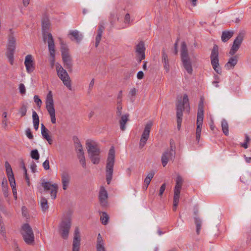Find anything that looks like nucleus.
<instances>
[{
    "instance_id": "1",
    "label": "nucleus",
    "mask_w": 251,
    "mask_h": 251,
    "mask_svg": "<svg viewBox=\"0 0 251 251\" xmlns=\"http://www.w3.org/2000/svg\"><path fill=\"white\" fill-rule=\"evenodd\" d=\"M115 151L114 148L112 146L108 152L106 164V179L108 184H109L112 178L113 168L115 163Z\"/></svg>"
},
{
    "instance_id": "2",
    "label": "nucleus",
    "mask_w": 251,
    "mask_h": 251,
    "mask_svg": "<svg viewBox=\"0 0 251 251\" xmlns=\"http://www.w3.org/2000/svg\"><path fill=\"white\" fill-rule=\"evenodd\" d=\"M187 105H188V106H189V99L187 95L184 94L183 97V100H178L176 104L177 128L178 130H179L181 128L183 112L185 109V105H186V108Z\"/></svg>"
},
{
    "instance_id": "3",
    "label": "nucleus",
    "mask_w": 251,
    "mask_h": 251,
    "mask_svg": "<svg viewBox=\"0 0 251 251\" xmlns=\"http://www.w3.org/2000/svg\"><path fill=\"white\" fill-rule=\"evenodd\" d=\"M71 226V215L70 213H68L62 218L58 226L59 233L62 238L64 239L68 238Z\"/></svg>"
},
{
    "instance_id": "4",
    "label": "nucleus",
    "mask_w": 251,
    "mask_h": 251,
    "mask_svg": "<svg viewBox=\"0 0 251 251\" xmlns=\"http://www.w3.org/2000/svg\"><path fill=\"white\" fill-rule=\"evenodd\" d=\"M88 153L92 162L94 164H98L100 162V149L98 145L95 142H87L86 143Z\"/></svg>"
},
{
    "instance_id": "5",
    "label": "nucleus",
    "mask_w": 251,
    "mask_h": 251,
    "mask_svg": "<svg viewBox=\"0 0 251 251\" xmlns=\"http://www.w3.org/2000/svg\"><path fill=\"white\" fill-rule=\"evenodd\" d=\"M8 36V45L7 47L6 56L11 65L13 64L14 53L16 48V39L14 36V31L12 29L9 30Z\"/></svg>"
},
{
    "instance_id": "6",
    "label": "nucleus",
    "mask_w": 251,
    "mask_h": 251,
    "mask_svg": "<svg viewBox=\"0 0 251 251\" xmlns=\"http://www.w3.org/2000/svg\"><path fill=\"white\" fill-rule=\"evenodd\" d=\"M180 52L183 65L187 73L191 75L192 74L193 69L192 63L189 57L187 45L185 42L181 43Z\"/></svg>"
},
{
    "instance_id": "7",
    "label": "nucleus",
    "mask_w": 251,
    "mask_h": 251,
    "mask_svg": "<svg viewBox=\"0 0 251 251\" xmlns=\"http://www.w3.org/2000/svg\"><path fill=\"white\" fill-rule=\"evenodd\" d=\"M21 233L26 244L32 245L34 244V235L31 227L28 224H25L22 226Z\"/></svg>"
},
{
    "instance_id": "8",
    "label": "nucleus",
    "mask_w": 251,
    "mask_h": 251,
    "mask_svg": "<svg viewBox=\"0 0 251 251\" xmlns=\"http://www.w3.org/2000/svg\"><path fill=\"white\" fill-rule=\"evenodd\" d=\"M61 52L62 61L64 64L65 67L69 72L72 71L73 60L69 53V49L65 44H61Z\"/></svg>"
},
{
    "instance_id": "9",
    "label": "nucleus",
    "mask_w": 251,
    "mask_h": 251,
    "mask_svg": "<svg viewBox=\"0 0 251 251\" xmlns=\"http://www.w3.org/2000/svg\"><path fill=\"white\" fill-rule=\"evenodd\" d=\"M169 150H166L162 155L161 162L163 167H165L170 160H173L176 155V147L173 140L170 141Z\"/></svg>"
},
{
    "instance_id": "10",
    "label": "nucleus",
    "mask_w": 251,
    "mask_h": 251,
    "mask_svg": "<svg viewBox=\"0 0 251 251\" xmlns=\"http://www.w3.org/2000/svg\"><path fill=\"white\" fill-rule=\"evenodd\" d=\"M46 108L50 116L52 124L56 123L55 112L54 107L52 94L51 91H49L47 95L46 100Z\"/></svg>"
},
{
    "instance_id": "11",
    "label": "nucleus",
    "mask_w": 251,
    "mask_h": 251,
    "mask_svg": "<svg viewBox=\"0 0 251 251\" xmlns=\"http://www.w3.org/2000/svg\"><path fill=\"white\" fill-rule=\"evenodd\" d=\"M211 65L214 71L218 74L222 73V71L219 63V48L217 45H214L210 54Z\"/></svg>"
},
{
    "instance_id": "12",
    "label": "nucleus",
    "mask_w": 251,
    "mask_h": 251,
    "mask_svg": "<svg viewBox=\"0 0 251 251\" xmlns=\"http://www.w3.org/2000/svg\"><path fill=\"white\" fill-rule=\"evenodd\" d=\"M56 72L59 78L69 90H72L71 80L67 71L60 65H56Z\"/></svg>"
},
{
    "instance_id": "13",
    "label": "nucleus",
    "mask_w": 251,
    "mask_h": 251,
    "mask_svg": "<svg viewBox=\"0 0 251 251\" xmlns=\"http://www.w3.org/2000/svg\"><path fill=\"white\" fill-rule=\"evenodd\" d=\"M152 124V122L151 121H149L146 125L140 140L139 148L140 149H142L146 145L149 138L150 131Z\"/></svg>"
},
{
    "instance_id": "14",
    "label": "nucleus",
    "mask_w": 251,
    "mask_h": 251,
    "mask_svg": "<svg viewBox=\"0 0 251 251\" xmlns=\"http://www.w3.org/2000/svg\"><path fill=\"white\" fill-rule=\"evenodd\" d=\"M41 185L46 192L50 191V194L52 199L54 200L56 198L58 191V185L57 184H51L49 182H42Z\"/></svg>"
},
{
    "instance_id": "15",
    "label": "nucleus",
    "mask_w": 251,
    "mask_h": 251,
    "mask_svg": "<svg viewBox=\"0 0 251 251\" xmlns=\"http://www.w3.org/2000/svg\"><path fill=\"white\" fill-rule=\"evenodd\" d=\"M244 34L243 33H239L234 40L232 46L229 50V54L234 55L239 50L244 39Z\"/></svg>"
},
{
    "instance_id": "16",
    "label": "nucleus",
    "mask_w": 251,
    "mask_h": 251,
    "mask_svg": "<svg viewBox=\"0 0 251 251\" xmlns=\"http://www.w3.org/2000/svg\"><path fill=\"white\" fill-rule=\"evenodd\" d=\"M48 37V48L50 52V56L52 59V61L54 62L55 59V45L54 42V40L53 39L52 36L50 33H49L47 34Z\"/></svg>"
},
{
    "instance_id": "17",
    "label": "nucleus",
    "mask_w": 251,
    "mask_h": 251,
    "mask_svg": "<svg viewBox=\"0 0 251 251\" xmlns=\"http://www.w3.org/2000/svg\"><path fill=\"white\" fill-rule=\"evenodd\" d=\"M108 194L103 186H101L99 195V199L100 205L105 207L107 205Z\"/></svg>"
},
{
    "instance_id": "18",
    "label": "nucleus",
    "mask_w": 251,
    "mask_h": 251,
    "mask_svg": "<svg viewBox=\"0 0 251 251\" xmlns=\"http://www.w3.org/2000/svg\"><path fill=\"white\" fill-rule=\"evenodd\" d=\"M80 243V233L78 227H76L74 232L73 244V251H79Z\"/></svg>"
},
{
    "instance_id": "19",
    "label": "nucleus",
    "mask_w": 251,
    "mask_h": 251,
    "mask_svg": "<svg viewBox=\"0 0 251 251\" xmlns=\"http://www.w3.org/2000/svg\"><path fill=\"white\" fill-rule=\"evenodd\" d=\"M60 176L61 178L63 189L65 190L67 189L69 184L70 181L71 180V176L69 173V172L66 170L62 171Z\"/></svg>"
},
{
    "instance_id": "20",
    "label": "nucleus",
    "mask_w": 251,
    "mask_h": 251,
    "mask_svg": "<svg viewBox=\"0 0 251 251\" xmlns=\"http://www.w3.org/2000/svg\"><path fill=\"white\" fill-rule=\"evenodd\" d=\"M25 65L28 73H31L34 71L35 68L31 55L28 54L25 56Z\"/></svg>"
},
{
    "instance_id": "21",
    "label": "nucleus",
    "mask_w": 251,
    "mask_h": 251,
    "mask_svg": "<svg viewBox=\"0 0 251 251\" xmlns=\"http://www.w3.org/2000/svg\"><path fill=\"white\" fill-rule=\"evenodd\" d=\"M199 213V209L197 207L194 208V222L196 226V232L197 234H200V230L201 227L202 221L200 218L198 216Z\"/></svg>"
},
{
    "instance_id": "22",
    "label": "nucleus",
    "mask_w": 251,
    "mask_h": 251,
    "mask_svg": "<svg viewBox=\"0 0 251 251\" xmlns=\"http://www.w3.org/2000/svg\"><path fill=\"white\" fill-rule=\"evenodd\" d=\"M203 118L198 117L197 120V128L196 132V139L197 141L199 143L201 138V127L203 124Z\"/></svg>"
},
{
    "instance_id": "23",
    "label": "nucleus",
    "mask_w": 251,
    "mask_h": 251,
    "mask_svg": "<svg viewBox=\"0 0 251 251\" xmlns=\"http://www.w3.org/2000/svg\"><path fill=\"white\" fill-rule=\"evenodd\" d=\"M161 61L166 72L169 73L170 71L169 61L164 49H163L162 51Z\"/></svg>"
},
{
    "instance_id": "24",
    "label": "nucleus",
    "mask_w": 251,
    "mask_h": 251,
    "mask_svg": "<svg viewBox=\"0 0 251 251\" xmlns=\"http://www.w3.org/2000/svg\"><path fill=\"white\" fill-rule=\"evenodd\" d=\"M69 36L70 39L73 41L75 40L77 43H79L83 38V35L80 33L77 30H71L69 32Z\"/></svg>"
},
{
    "instance_id": "25",
    "label": "nucleus",
    "mask_w": 251,
    "mask_h": 251,
    "mask_svg": "<svg viewBox=\"0 0 251 251\" xmlns=\"http://www.w3.org/2000/svg\"><path fill=\"white\" fill-rule=\"evenodd\" d=\"M238 56L234 55L229 58L228 62L225 64V68L226 70L233 69L238 62Z\"/></svg>"
},
{
    "instance_id": "26",
    "label": "nucleus",
    "mask_w": 251,
    "mask_h": 251,
    "mask_svg": "<svg viewBox=\"0 0 251 251\" xmlns=\"http://www.w3.org/2000/svg\"><path fill=\"white\" fill-rule=\"evenodd\" d=\"M145 47L143 41H141L136 46V51L138 56H141V59L145 58Z\"/></svg>"
},
{
    "instance_id": "27",
    "label": "nucleus",
    "mask_w": 251,
    "mask_h": 251,
    "mask_svg": "<svg viewBox=\"0 0 251 251\" xmlns=\"http://www.w3.org/2000/svg\"><path fill=\"white\" fill-rule=\"evenodd\" d=\"M49 131L45 126L43 124H41V134L43 137L46 139L49 144L51 145L52 144V140L49 134Z\"/></svg>"
},
{
    "instance_id": "28",
    "label": "nucleus",
    "mask_w": 251,
    "mask_h": 251,
    "mask_svg": "<svg viewBox=\"0 0 251 251\" xmlns=\"http://www.w3.org/2000/svg\"><path fill=\"white\" fill-rule=\"evenodd\" d=\"M5 166L6 168V175L7 176L9 182L15 181V180L14 177V175L12 170V168L8 161L5 162Z\"/></svg>"
},
{
    "instance_id": "29",
    "label": "nucleus",
    "mask_w": 251,
    "mask_h": 251,
    "mask_svg": "<svg viewBox=\"0 0 251 251\" xmlns=\"http://www.w3.org/2000/svg\"><path fill=\"white\" fill-rule=\"evenodd\" d=\"M97 251H106L104 247V243L100 233L98 234L96 245Z\"/></svg>"
},
{
    "instance_id": "30",
    "label": "nucleus",
    "mask_w": 251,
    "mask_h": 251,
    "mask_svg": "<svg viewBox=\"0 0 251 251\" xmlns=\"http://www.w3.org/2000/svg\"><path fill=\"white\" fill-rule=\"evenodd\" d=\"M204 98L201 97L200 100L198 105V109L197 113L198 117L203 118L204 114Z\"/></svg>"
},
{
    "instance_id": "31",
    "label": "nucleus",
    "mask_w": 251,
    "mask_h": 251,
    "mask_svg": "<svg viewBox=\"0 0 251 251\" xmlns=\"http://www.w3.org/2000/svg\"><path fill=\"white\" fill-rule=\"evenodd\" d=\"M233 31L226 30L222 32L221 39L223 42L228 41L233 35Z\"/></svg>"
},
{
    "instance_id": "32",
    "label": "nucleus",
    "mask_w": 251,
    "mask_h": 251,
    "mask_svg": "<svg viewBox=\"0 0 251 251\" xmlns=\"http://www.w3.org/2000/svg\"><path fill=\"white\" fill-rule=\"evenodd\" d=\"M121 116V119L119 121L120 129L122 131H124L126 128V124L128 121L129 115L126 114Z\"/></svg>"
},
{
    "instance_id": "33",
    "label": "nucleus",
    "mask_w": 251,
    "mask_h": 251,
    "mask_svg": "<svg viewBox=\"0 0 251 251\" xmlns=\"http://www.w3.org/2000/svg\"><path fill=\"white\" fill-rule=\"evenodd\" d=\"M75 150L77 152H82L83 151V148L79 139L76 137H74L73 138Z\"/></svg>"
},
{
    "instance_id": "34",
    "label": "nucleus",
    "mask_w": 251,
    "mask_h": 251,
    "mask_svg": "<svg viewBox=\"0 0 251 251\" xmlns=\"http://www.w3.org/2000/svg\"><path fill=\"white\" fill-rule=\"evenodd\" d=\"M40 204L43 212H46L49 209L48 201L46 198L42 197L40 200Z\"/></svg>"
},
{
    "instance_id": "35",
    "label": "nucleus",
    "mask_w": 251,
    "mask_h": 251,
    "mask_svg": "<svg viewBox=\"0 0 251 251\" xmlns=\"http://www.w3.org/2000/svg\"><path fill=\"white\" fill-rule=\"evenodd\" d=\"M49 28V22L48 20L43 19L42 20V30H43V39L44 41H45L47 39V37L45 33V30H47Z\"/></svg>"
},
{
    "instance_id": "36",
    "label": "nucleus",
    "mask_w": 251,
    "mask_h": 251,
    "mask_svg": "<svg viewBox=\"0 0 251 251\" xmlns=\"http://www.w3.org/2000/svg\"><path fill=\"white\" fill-rule=\"evenodd\" d=\"M222 128L224 134L226 136L228 135V125L227 121L225 119L222 121Z\"/></svg>"
},
{
    "instance_id": "37",
    "label": "nucleus",
    "mask_w": 251,
    "mask_h": 251,
    "mask_svg": "<svg viewBox=\"0 0 251 251\" xmlns=\"http://www.w3.org/2000/svg\"><path fill=\"white\" fill-rule=\"evenodd\" d=\"M154 175V172L152 171L151 172L146 176L144 180V183L146 184V188H148L151 181V180L152 178H153V176Z\"/></svg>"
},
{
    "instance_id": "38",
    "label": "nucleus",
    "mask_w": 251,
    "mask_h": 251,
    "mask_svg": "<svg viewBox=\"0 0 251 251\" xmlns=\"http://www.w3.org/2000/svg\"><path fill=\"white\" fill-rule=\"evenodd\" d=\"M2 191L3 193L4 196L5 197H7L8 196V187L7 180L6 179H3L2 181Z\"/></svg>"
},
{
    "instance_id": "39",
    "label": "nucleus",
    "mask_w": 251,
    "mask_h": 251,
    "mask_svg": "<svg viewBox=\"0 0 251 251\" xmlns=\"http://www.w3.org/2000/svg\"><path fill=\"white\" fill-rule=\"evenodd\" d=\"M109 219V217L108 214L105 212H102V215L100 217V221L101 222V223L104 225H107Z\"/></svg>"
},
{
    "instance_id": "40",
    "label": "nucleus",
    "mask_w": 251,
    "mask_h": 251,
    "mask_svg": "<svg viewBox=\"0 0 251 251\" xmlns=\"http://www.w3.org/2000/svg\"><path fill=\"white\" fill-rule=\"evenodd\" d=\"M181 189V188L175 187L173 200L179 201Z\"/></svg>"
},
{
    "instance_id": "41",
    "label": "nucleus",
    "mask_w": 251,
    "mask_h": 251,
    "mask_svg": "<svg viewBox=\"0 0 251 251\" xmlns=\"http://www.w3.org/2000/svg\"><path fill=\"white\" fill-rule=\"evenodd\" d=\"M183 182V179L182 177L178 175L177 176L176 180V185L175 187L178 188H181L182 187V185Z\"/></svg>"
},
{
    "instance_id": "42",
    "label": "nucleus",
    "mask_w": 251,
    "mask_h": 251,
    "mask_svg": "<svg viewBox=\"0 0 251 251\" xmlns=\"http://www.w3.org/2000/svg\"><path fill=\"white\" fill-rule=\"evenodd\" d=\"M118 19L119 18L117 17L116 15L114 13H110L109 20L112 26H114L116 20H118Z\"/></svg>"
},
{
    "instance_id": "43",
    "label": "nucleus",
    "mask_w": 251,
    "mask_h": 251,
    "mask_svg": "<svg viewBox=\"0 0 251 251\" xmlns=\"http://www.w3.org/2000/svg\"><path fill=\"white\" fill-rule=\"evenodd\" d=\"M31 157L35 160H38L40 157V155L37 150L35 149L32 150L30 152Z\"/></svg>"
},
{
    "instance_id": "44",
    "label": "nucleus",
    "mask_w": 251,
    "mask_h": 251,
    "mask_svg": "<svg viewBox=\"0 0 251 251\" xmlns=\"http://www.w3.org/2000/svg\"><path fill=\"white\" fill-rule=\"evenodd\" d=\"M9 183H10V186H11L12 190V192H13V196H14V199L15 200H16L17 199V191H16V189L15 181L10 182Z\"/></svg>"
},
{
    "instance_id": "45",
    "label": "nucleus",
    "mask_w": 251,
    "mask_h": 251,
    "mask_svg": "<svg viewBox=\"0 0 251 251\" xmlns=\"http://www.w3.org/2000/svg\"><path fill=\"white\" fill-rule=\"evenodd\" d=\"M27 106L25 104H23L22 106L19 109V112L21 114V116H25L26 114Z\"/></svg>"
},
{
    "instance_id": "46",
    "label": "nucleus",
    "mask_w": 251,
    "mask_h": 251,
    "mask_svg": "<svg viewBox=\"0 0 251 251\" xmlns=\"http://www.w3.org/2000/svg\"><path fill=\"white\" fill-rule=\"evenodd\" d=\"M34 102L37 104V106L40 108L42 103L41 100L39 98V96L35 95L34 96Z\"/></svg>"
},
{
    "instance_id": "47",
    "label": "nucleus",
    "mask_w": 251,
    "mask_h": 251,
    "mask_svg": "<svg viewBox=\"0 0 251 251\" xmlns=\"http://www.w3.org/2000/svg\"><path fill=\"white\" fill-rule=\"evenodd\" d=\"M32 119L33 123L40 122L39 117L36 111H33L32 112Z\"/></svg>"
},
{
    "instance_id": "48",
    "label": "nucleus",
    "mask_w": 251,
    "mask_h": 251,
    "mask_svg": "<svg viewBox=\"0 0 251 251\" xmlns=\"http://www.w3.org/2000/svg\"><path fill=\"white\" fill-rule=\"evenodd\" d=\"M133 75V72L132 71H127L124 73V79H128Z\"/></svg>"
},
{
    "instance_id": "49",
    "label": "nucleus",
    "mask_w": 251,
    "mask_h": 251,
    "mask_svg": "<svg viewBox=\"0 0 251 251\" xmlns=\"http://www.w3.org/2000/svg\"><path fill=\"white\" fill-rule=\"evenodd\" d=\"M101 36H102V34H99V33L97 34V35L96 37V42H95V47L96 48L98 47V46L100 44V42L101 40Z\"/></svg>"
},
{
    "instance_id": "50",
    "label": "nucleus",
    "mask_w": 251,
    "mask_h": 251,
    "mask_svg": "<svg viewBox=\"0 0 251 251\" xmlns=\"http://www.w3.org/2000/svg\"><path fill=\"white\" fill-rule=\"evenodd\" d=\"M166 189V183H164L160 187L159 191V196L161 197Z\"/></svg>"
},
{
    "instance_id": "51",
    "label": "nucleus",
    "mask_w": 251,
    "mask_h": 251,
    "mask_svg": "<svg viewBox=\"0 0 251 251\" xmlns=\"http://www.w3.org/2000/svg\"><path fill=\"white\" fill-rule=\"evenodd\" d=\"M25 133L26 136L29 139H33V136L32 134V132L31 131V130L30 128H27L25 131Z\"/></svg>"
},
{
    "instance_id": "52",
    "label": "nucleus",
    "mask_w": 251,
    "mask_h": 251,
    "mask_svg": "<svg viewBox=\"0 0 251 251\" xmlns=\"http://www.w3.org/2000/svg\"><path fill=\"white\" fill-rule=\"evenodd\" d=\"M122 105H117L116 107V114L117 116H121L122 115Z\"/></svg>"
},
{
    "instance_id": "53",
    "label": "nucleus",
    "mask_w": 251,
    "mask_h": 251,
    "mask_svg": "<svg viewBox=\"0 0 251 251\" xmlns=\"http://www.w3.org/2000/svg\"><path fill=\"white\" fill-rule=\"evenodd\" d=\"M43 166L45 170L50 169V162L49 160H46L43 163Z\"/></svg>"
},
{
    "instance_id": "54",
    "label": "nucleus",
    "mask_w": 251,
    "mask_h": 251,
    "mask_svg": "<svg viewBox=\"0 0 251 251\" xmlns=\"http://www.w3.org/2000/svg\"><path fill=\"white\" fill-rule=\"evenodd\" d=\"M20 92L22 94H25V85L23 83H21L19 85Z\"/></svg>"
},
{
    "instance_id": "55",
    "label": "nucleus",
    "mask_w": 251,
    "mask_h": 251,
    "mask_svg": "<svg viewBox=\"0 0 251 251\" xmlns=\"http://www.w3.org/2000/svg\"><path fill=\"white\" fill-rule=\"evenodd\" d=\"M0 232L4 238L6 237V232L5 228L3 225H1V226H0Z\"/></svg>"
},
{
    "instance_id": "56",
    "label": "nucleus",
    "mask_w": 251,
    "mask_h": 251,
    "mask_svg": "<svg viewBox=\"0 0 251 251\" xmlns=\"http://www.w3.org/2000/svg\"><path fill=\"white\" fill-rule=\"evenodd\" d=\"M179 202V201L173 200V210L176 211Z\"/></svg>"
},
{
    "instance_id": "57",
    "label": "nucleus",
    "mask_w": 251,
    "mask_h": 251,
    "mask_svg": "<svg viewBox=\"0 0 251 251\" xmlns=\"http://www.w3.org/2000/svg\"><path fill=\"white\" fill-rule=\"evenodd\" d=\"M36 164L32 161L30 164V169L33 173H35L36 171Z\"/></svg>"
},
{
    "instance_id": "58",
    "label": "nucleus",
    "mask_w": 251,
    "mask_h": 251,
    "mask_svg": "<svg viewBox=\"0 0 251 251\" xmlns=\"http://www.w3.org/2000/svg\"><path fill=\"white\" fill-rule=\"evenodd\" d=\"M104 30V27L102 25H100L98 30V33L102 34L103 31Z\"/></svg>"
},
{
    "instance_id": "59",
    "label": "nucleus",
    "mask_w": 251,
    "mask_h": 251,
    "mask_svg": "<svg viewBox=\"0 0 251 251\" xmlns=\"http://www.w3.org/2000/svg\"><path fill=\"white\" fill-rule=\"evenodd\" d=\"M144 73L143 72V71H140L138 72L137 75V77L139 79H141L144 77Z\"/></svg>"
},
{
    "instance_id": "60",
    "label": "nucleus",
    "mask_w": 251,
    "mask_h": 251,
    "mask_svg": "<svg viewBox=\"0 0 251 251\" xmlns=\"http://www.w3.org/2000/svg\"><path fill=\"white\" fill-rule=\"evenodd\" d=\"M77 157L79 159H82V158H85L84 156V151L82 152H77Z\"/></svg>"
},
{
    "instance_id": "61",
    "label": "nucleus",
    "mask_w": 251,
    "mask_h": 251,
    "mask_svg": "<svg viewBox=\"0 0 251 251\" xmlns=\"http://www.w3.org/2000/svg\"><path fill=\"white\" fill-rule=\"evenodd\" d=\"M178 41H179V38H178L174 45V48H175L174 53L175 54H177V44H178Z\"/></svg>"
},
{
    "instance_id": "62",
    "label": "nucleus",
    "mask_w": 251,
    "mask_h": 251,
    "mask_svg": "<svg viewBox=\"0 0 251 251\" xmlns=\"http://www.w3.org/2000/svg\"><path fill=\"white\" fill-rule=\"evenodd\" d=\"M130 15L128 13H127L125 17V22L129 23L130 22Z\"/></svg>"
},
{
    "instance_id": "63",
    "label": "nucleus",
    "mask_w": 251,
    "mask_h": 251,
    "mask_svg": "<svg viewBox=\"0 0 251 251\" xmlns=\"http://www.w3.org/2000/svg\"><path fill=\"white\" fill-rule=\"evenodd\" d=\"M136 94V90L135 88H132L130 90L129 92V95H130L131 96H135Z\"/></svg>"
},
{
    "instance_id": "64",
    "label": "nucleus",
    "mask_w": 251,
    "mask_h": 251,
    "mask_svg": "<svg viewBox=\"0 0 251 251\" xmlns=\"http://www.w3.org/2000/svg\"><path fill=\"white\" fill-rule=\"evenodd\" d=\"M94 82H95V79H94V78H93L91 80L90 83L89 84V90H91L92 89V88L93 87L94 85Z\"/></svg>"
}]
</instances>
